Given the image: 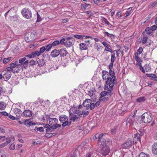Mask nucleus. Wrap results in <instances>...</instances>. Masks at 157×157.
<instances>
[{"label": "nucleus", "mask_w": 157, "mask_h": 157, "mask_svg": "<svg viewBox=\"0 0 157 157\" xmlns=\"http://www.w3.org/2000/svg\"><path fill=\"white\" fill-rule=\"evenodd\" d=\"M100 145V147L101 148L100 150V153L104 156H105L108 155L110 151V149L108 146L109 145V140L106 141L105 140V138H103Z\"/></svg>", "instance_id": "nucleus-1"}, {"label": "nucleus", "mask_w": 157, "mask_h": 157, "mask_svg": "<svg viewBox=\"0 0 157 157\" xmlns=\"http://www.w3.org/2000/svg\"><path fill=\"white\" fill-rule=\"evenodd\" d=\"M141 119L144 123H148L152 121L153 117L151 113L146 112L142 115L141 116Z\"/></svg>", "instance_id": "nucleus-2"}, {"label": "nucleus", "mask_w": 157, "mask_h": 157, "mask_svg": "<svg viewBox=\"0 0 157 157\" xmlns=\"http://www.w3.org/2000/svg\"><path fill=\"white\" fill-rule=\"evenodd\" d=\"M22 15L26 19H31L32 17L33 14L31 10L28 8H25L21 11Z\"/></svg>", "instance_id": "nucleus-3"}, {"label": "nucleus", "mask_w": 157, "mask_h": 157, "mask_svg": "<svg viewBox=\"0 0 157 157\" xmlns=\"http://www.w3.org/2000/svg\"><path fill=\"white\" fill-rule=\"evenodd\" d=\"M102 78L103 79L105 80H107L105 82H106V83L107 85H108L109 84L111 83V82H112V80L113 79V78H114V82H117L115 80H116V77L115 76L112 77H109V75H102Z\"/></svg>", "instance_id": "nucleus-4"}, {"label": "nucleus", "mask_w": 157, "mask_h": 157, "mask_svg": "<svg viewBox=\"0 0 157 157\" xmlns=\"http://www.w3.org/2000/svg\"><path fill=\"white\" fill-rule=\"evenodd\" d=\"M132 142L130 139H128L126 142L122 145L121 147L122 148L128 149L131 147Z\"/></svg>", "instance_id": "nucleus-5"}, {"label": "nucleus", "mask_w": 157, "mask_h": 157, "mask_svg": "<svg viewBox=\"0 0 157 157\" xmlns=\"http://www.w3.org/2000/svg\"><path fill=\"white\" fill-rule=\"evenodd\" d=\"M26 57H24L19 59V62L21 65L23 64L25 67H26L28 66V64L29 62L28 60H26Z\"/></svg>", "instance_id": "nucleus-6"}, {"label": "nucleus", "mask_w": 157, "mask_h": 157, "mask_svg": "<svg viewBox=\"0 0 157 157\" xmlns=\"http://www.w3.org/2000/svg\"><path fill=\"white\" fill-rule=\"evenodd\" d=\"M91 100L89 99H86L84 101L82 105L86 107V109H88L90 108V105L91 103Z\"/></svg>", "instance_id": "nucleus-7"}, {"label": "nucleus", "mask_w": 157, "mask_h": 157, "mask_svg": "<svg viewBox=\"0 0 157 157\" xmlns=\"http://www.w3.org/2000/svg\"><path fill=\"white\" fill-rule=\"evenodd\" d=\"M113 78V79L112 80V82H111V83L109 84V87L110 88V89H108V90H107V91L106 92V93L107 94V95H109L111 93V92L112 91V88L114 86V85H115L117 83V82H114V78Z\"/></svg>", "instance_id": "nucleus-8"}, {"label": "nucleus", "mask_w": 157, "mask_h": 157, "mask_svg": "<svg viewBox=\"0 0 157 157\" xmlns=\"http://www.w3.org/2000/svg\"><path fill=\"white\" fill-rule=\"evenodd\" d=\"M59 49H55L51 52L50 56L52 58H55L59 55Z\"/></svg>", "instance_id": "nucleus-9"}, {"label": "nucleus", "mask_w": 157, "mask_h": 157, "mask_svg": "<svg viewBox=\"0 0 157 157\" xmlns=\"http://www.w3.org/2000/svg\"><path fill=\"white\" fill-rule=\"evenodd\" d=\"M31 119H26L24 121L23 124L24 125H27L29 127L36 124L33 121H31Z\"/></svg>", "instance_id": "nucleus-10"}, {"label": "nucleus", "mask_w": 157, "mask_h": 157, "mask_svg": "<svg viewBox=\"0 0 157 157\" xmlns=\"http://www.w3.org/2000/svg\"><path fill=\"white\" fill-rule=\"evenodd\" d=\"M65 49V48H63L59 50V55L61 57H64L66 56L68 52Z\"/></svg>", "instance_id": "nucleus-11"}, {"label": "nucleus", "mask_w": 157, "mask_h": 157, "mask_svg": "<svg viewBox=\"0 0 157 157\" xmlns=\"http://www.w3.org/2000/svg\"><path fill=\"white\" fill-rule=\"evenodd\" d=\"M59 121L61 123L68 120V118L67 116L65 115H62L59 117Z\"/></svg>", "instance_id": "nucleus-12"}, {"label": "nucleus", "mask_w": 157, "mask_h": 157, "mask_svg": "<svg viewBox=\"0 0 157 157\" xmlns=\"http://www.w3.org/2000/svg\"><path fill=\"white\" fill-rule=\"evenodd\" d=\"M23 114L24 115L27 117H31L32 115V111L29 109L25 110L23 112Z\"/></svg>", "instance_id": "nucleus-13"}, {"label": "nucleus", "mask_w": 157, "mask_h": 157, "mask_svg": "<svg viewBox=\"0 0 157 157\" xmlns=\"http://www.w3.org/2000/svg\"><path fill=\"white\" fill-rule=\"evenodd\" d=\"M11 75V72L7 71L4 74L3 78L4 79L5 81H7L10 78Z\"/></svg>", "instance_id": "nucleus-14"}, {"label": "nucleus", "mask_w": 157, "mask_h": 157, "mask_svg": "<svg viewBox=\"0 0 157 157\" xmlns=\"http://www.w3.org/2000/svg\"><path fill=\"white\" fill-rule=\"evenodd\" d=\"M140 135L138 133H137L135 135L134 138L133 139V142L134 143H136L138 141H140Z\"/></svg>", "instance_id": "nucleus-15"}, {"label": "nucleus", "mask_w": 157, "mask_h": 157, "mask_svg": "<svg viewBox=\"0 0 157 157\" xmlns=\"http://www.w3.org/2000/svg\"><path fill=\"white\" fill-rule=\"evenodd\" d=\"M49 121V124L51 125H55L57 123L58 121V119L56 118H51Z\"/></svg>", "instance_id": "nucleus-16"}, {"label": "nucleus", "mask_w": 157, "mask_h": 157, "mask_svg": "<svg viewBox=\"0 0 157 157\" xmlns=\"http://www.w3.org/2000/svg\"><path fill=\"white\" fill-rule=\"evenodd\" d=\"M152 151L153 154L157 155V143H154L152 145Z\"/></svg>", "instance_id": "nucleus-17"}, {"label": "nucleus", "mask_w": 157, "mask_h": 157, "mask_svg": "<svg viewBox=\"0 0 157 157\" xmlns=\"http://www.w3.org/2000/svg\"><path fill=\"white\" fill-rule=\"evenodd\" d=\"M14 113L17 114L16 116L18 117H19L22 114V112L21 110L18 108H15L14 109Z\"/></svg>", "instance_id": "nucleus-18"}, {"label": "nucleus", "mask_w": 157, "mask_h": 157, "mask_svg": "<svg viewBox=\"0 0 157 157\" xmlns=\"http://www.w3.org/2000/svg\"><path fill=\"white\" fill-rule=\"evenodd\" d=\"M37 63L40 67L44 66L45 64V62L43 59H38Z\"/></svg>", "instance_id": "nucleus-19"}, {"label": "nucleus", "mask_w": 157, "mask_h": 157, "mask_svg": "<svg viewBox=\"0 0 157 157\" xmlns=\"http://www.w3.org/2000/svg\"><path fill=\"white\" fill-rule=\"evenodd\" d=\"M56 133H46L44 135V136L48 138H50L52 136H55L56 135Z\"/></svg>", "instance_id": "nucleus-20"}, {"label": "nucleus", "mask_w": 157, "mask_h": 157, "mask_svg": "<svg viewBox=\"0 0 157 157\" xmlns=\"http://www.w3.org/2000/svg\"><path fill=\"white\" fill-rule=\"evenodd\" d=\"M142 35L143 37L142 39V43L143 44H144L146 43L147 41L148 37L145 34V32L144 31L143 32Z\"/></svg>", "instance_id": "nucleus-21"}, {"label": "nucleus", "mask_w": 157, "mask_h": 157, "mask_svg": "<svg viewBox=\"0 0 157 157\" xmlns=\"http://www.w3.org/2000/svg\"><path fill=\"white\" fill-rule=\"evenodd\" d=\"M147 77L151 78V79L154 80H157V76L153 74H147Z\"/></svg>", "instance_id": "nucleus-22"}, {"label": "nucleus", "mask_w": 157, "mask_h": 157, "mask_svg": "<svg viewBox=\"0 0 157 157\" xmlns=\"http://www.w3.org/2000/svg\"><path fill=\"white\" fill-rule=\"evenodd\" d=\"M43 125H44V128H46V133L50 131L51 129H52V128H50L51 125L50 124H45L44 123H42Z\"/></svg>", "instance_id": "nucleus-23"}, {"label": "nucleus", "mask_w": 157, "mask_h": 157, "mask_svg": "<svg viewBox=\"0 0 157 157\" xmlns=\"http://www.w3.org/2000/svg\"><path fill=\"white\" fill-rule=\"evenodd\" d=\"M144 32L145 33H146L147 34L149 35L150 36L152 35V33L153 32L152 31V30L151 29L150 27H147L145 29V31Z\"/></svg>", "instance_id": "nucleus-24"}, {"label": "nucleus", "mask_w": 157, "mask_h": 157, "mask_svg": "<svg viewBox=\"0 0 157 157\" xmlns=\"http://www.w3.org/2000/svg\"><path fill=\"white\" fill-rule=\"evenodd\" d=\"M77 153H78L77 150H73L71 151V157H77Z\"/></svg>", "instance_id": "nucleus-25"}, {"label": "nucleus", "mask_w": 157, "mask_h": 157, "mask_svg": "<svg viewBox=\"0 0 157 157\" xmlns=\"http://www.w3.org/2000/svg\"><path fill=\"white\" fill-rule=\"evenodd\" d=\"M75 107L73 106L71 109H72L73 110V109H75V113L78 115L79 117H81L82 113L80 110H77L76 109H75Z\"/></svg>", "instance_id": "nucleus-26"}, {"label": "nucleus", "mask_w": 157, "mask_h": 157, "mask_svg": "<svg viewBox=\"0 0 157 157\" xmlns=\"http://www.w3.org/2000/svg\"><path fill=\"white\" fill-rule=\"evenodd\" d=\"M71 121H68V120L62 123V125L63 127H65L67 126H69L71 124Z\"/></svg>", "instance_id": "nucleus-27"}, {"label": "nucleus", "mask_w": 157, "mask_h": 157, "mask_svg": "<svg viewBox=\"0 0 157 157\" xmlns=\"http://www.w3.org/2000/svg\"><path fill=\"white\" fill-rule=\"evenodd\" d=\"M79 46L81 50H86L87 48L86 44L84 43H81L79 44Z\"/></svg>", "instance_id": "nucleus-28"}, {"label": "nucleus", "mask_w": 157, "mask_h": 157, "mask_svg": "<svg viewBox=\"0 0 157 157\" xmlns=\"http://www.w3.org/2000/svg\"><path fill=\"white\" fill-rule=\"evenodd\" d=\"M146 100L144 96H142L136 99V101L139 102H141L144 101Z\"/></svg>", "instance_id": "nucleus-29"}, {"label": "nucleus", "mask_w": 157, "mask_h": 157, "mask_svg": "<svg viewBox=\"0 0 157 157\" xmlns=\"http://www.w3.org/2000/svg\"><path fill=\"white\" fill-rule=\"evenodd\" d=\"M65 46L66 47H71L72 45V42L69 40H66L65 43Z\"/></svg>", "instance_id": "nucleus-30"}, {"label": "nucleus", "mask_w": 157, "mask_h": 157, "mask_svg": "<svg viewBox=\"0 0 157 157\" xmlns=\"http://www.w3.org/2000/svg\"><path fill=\"white\" fill-rule=\"evenodd\" d=\"M138 157H150L149 155L142 152L139 155Z\"/></svg>", "instance_id": "nucleus-31"}, {"label": "nucleus", "mask_w": 157, "mask_h": 157, "mask_svg": "<svg viewBox=\"0 0 157 157\" xmlns=\"http://www.w3.org/2000/svg\"><path fill=\"white\" fill-rule=\"evenodd\" d=\"M98 101L96 102V103L95 104L94 103H91L90 105V109L92 110L95 107V106H97L98 105Z\"/></svg>", "instance_id": "nucleus-32"}, {"label": "nucleus", "mask_w": 157, "mask_h": 157, "mask_svg": "<svg viewBox=\"0 0 157 157\" xmlns=\"http://www.w3.org/2000/svg\"><path fill=\"white\" fill-rule=\"evenodd\" d=\"M33 52L34 57L36 56H39L41 54L39 51H36Z\"/></svg>", "instance_id": "nucleus-33"}, {"label": "nucleus", "mask_w": 157, "mask_h": 157, "mask_svg": "<svg viewBox=\"0 0 157 157\" xmlns=\"http://www.w3.org/2000/svg\"><path fill=\"white\" fill-rule=\"evenodd\" d=\"M11 59V57L4 58L3 61V63L4 64H6L9 62Z\"/></svg>", "instance_id": "nucleus-34"}, {"label": "nucleus", "mask_w": 157, "mask_h": 157, "mask_svg": "<svg viewBox=\"0 0 157 157\" xmlns=\"http://www.w3.org/2000/svg\"><path fill=\"white\" fill-rule=\"evenodd\" d=\"M145 71L148 72L151 70V68L148 64H146L144 66Z\"/></svg>", "instance_id": "nucleus-35"}, {"label": "nucleus", "mask_w": 157, "mask_h": 157, "mask_svg": "<svg viewBox=\"0 0 157 157\" xmlns=\"http://www.w3.org/2000/svg\"><path fill=\"white\" fill-rule=\"evenodd\" d=\"M59 41L56 40L54 41L52 44H51L52 47L56 46L59 44Z\"/></svg>", "instance_id": "nucleus-36"}, {"label": "nucleus", "mask_w": 157, "mask_h": 157, "mask_svg": "<svg viewBox=\"0 0 157 157\" xmlns=\"http://www.w3.org/2000/svg\"><path fill=\"white\" fill-rule=\"evenodd\" d=\"M85 36L84 35H75L74 36V37L76 38L80 39H82L83 37H85Z\"/></svg>", "instance_id": "nucleus-37"}, {"label": "nucleus", "mask_w": 157, "mask_h": 157, "mask_svg": "<svg viewBox=\"0 0 157 157\" xmlns=\"http://www.w3.org/2000/svg\"><path fill=\"white\" fill-rule=\"evenodd\" d=\"M66 39L65 38H63L59 41V44H60L61 45H65Z\"/></svg>", "instance_id": "nucleus-38"}, {"label": "nucleus", "mask_w": 157, "mask_h": 157, "mask_svg": "<svg viewBox=\"0 0 157 157\" xmlns=\"http://www.w3.org/2000/svg\"><path fill=\"white\" fill-rule=\"evenodd\" d=\"M104 33H105L109 37L111 38L112 39H113L115 37V36L113 34H110L108 32H104Z\"/></svg>", "instance_id": "nucleus-39"}, {"label": "nucleus", "mask_w": 157, "mask_h": 157, "mask_svg": "<svg viewBox=\"0 0 157 157\" xmlns=\"http://www.w3.org/2000/svg\"><path fill=\"white\" fill-rule=\"evenodd\" d=\"M81 116L82 115H83V117H84L88 115L89 113V112L88 111L86 112L84 110H83L81 112Z\"/></svg>", "instance_id": "nucleus-40"}, {"label": "nucleus", "mask_w": 157, "mask_h": 157, "mask_svg": "<svg viewBox=\"0 0 157 157\" xmlns=\"http://www.w3.org/2000/svg\"><path fill=\"white\" fill-rule=\"evenodd\" d=\"M156 4H157V1H155L153 2L148 7L149 8H151L154 7Z\"/></svg>", "instance_id": "nucleus-41"}, {"label": "nucleus", "mask_w": 157, "mask_h": 157, "mask_svg": "<svg viewBox=\"0 0 157 157\" xmlns=\"http://www.w3.org/2000/svg\"><path fill=\"white\" fill-rule=\"evenodd\" d=\"M52 45L51 44H49L48 45H47L45 48H46V50L48 51L50 50V49L52 48Z\"/></svg>", "instance_id": "nucleus-42"}, {"label": "nucleus", "mask_w": 157, "mask_h": 157, "mask_svg": "<svg viewBox=\"0 0 157 157\" xmlns=\"http://www.w3.org/2000/svg\"><path fill=\"white\" fill-rule=\"evenodd\" d=\"M109 74L110 75V76L111 77L115 76V73L113 71H112V69H109Z\"/></svg>", "instance_id": "nucleus-43"}, {"label": "nucleus", "mask_w": 157, "mask_h": 157, "mask_svg": "<svg viewBox=\"0 0 157 157\" xmlns=\"http://www.w3.org/2000/svg\"><path fill=\"white\" fill-rule=\"evenodd\" d=\"M117 132V128H113L111 130V132L112 135H115Z\"/></svg>", "instance_id": "nucleus-44"}, {"label": "nucleus", "mask_w": 157, "mask_h": 157, "mask_svg": "<svg viewBox=\"0 0 157 157\" xmlns=\"http://www.w3.org/2000/svg\"><path fill=\"white\" fill-rule=\"evenodd\" d=\"M25 56V57H26L27 58H29L34 57L33 52H31V54L27 55Z\"/></svg>", "instance_id": "nucleus-45"}, {"label": "nucleus", "mask_w": 157, "mask_h": 157, "mask_svg": "<svg viewBox=\"0 0 157 157\" xmlns=\"http://www.w3.org/2000/svg\"><path fill=\"white\" fill-rule=\"evenodd\" d=\"M9 148L10 150H14L15 148V145L14 143H12L11 144H10Z\"/></svg>", "instance_id": "nucleus-46"}, {"label": "nucleus", "mask_w": 157, "mask_h": 157, "mask_svg": "<svg viewBox=\"0 0 157 157\" xmlns=\"http://www.w3.org/2000/svg\"><path fill=\"white\" fill-rule=\"evenodd\" d=\"M9 118L13 120H17L19 119V117H14L11 115H9Z\"/></svg>", "instance_id": "nucleus-47"}, {"label": "nucleus", "mask_w": 157, "mask_h": 157, "mask_svg": "<svg viewBox=\"0 0 157 157\" xmlns=\"http://www.w3.org/2000/svg\"><path fill=\"white\" fill-rule=\"evenodd\" d=\"M46 48L44 46H43L40 48V49L39 51L40 53H43L45 50H46Z\"/></svg>", "instance_id": "nucleus-48"}, {"label": "nucleus", "mask_w": 157, "mask_h": 157, "mask_svg": "<svg viewBox=\"0 0 157 157\" xmlns=\"http://www.w3.org/2000/svg\"><path fill=\"white\" fill-rule=\"evenodd\" d=\"M37 131H39L41 132H44V130L43 127H40L37 128Z\"/></svg>", "instance_id": "nucleus-49"}, {"label": "nucleus", "mask_w": 157, "mask_h": 157, "mask_svg": "<svg viewBox=\"0 0 157 157\" xmlns=\"http://www.w3.org/2000/svg\"><path fill=\"white\" fill-rule=\"evenodd\" d=\"M105 97L100 96V98H99V102L100 101H103V102H105Z\"/></svg>", "instance_id": "nucleus-50"}, {"label": "nucleus", "mask_w": 157, "mask_h": 157, "mask_svg": "<svg viewBox=\"0 0 157 157\" xmlns=\"http://www.w3.org/2000/svg\"><path fill=\"white\" fill-rule=\"evenodd\" d=\"M37 20L36 21L38 22H39L40 21H41V18L40 17V15L38 13V12H37Z\"/></svg>", "instance_id": "nucleus-51"}, {"label": "nucleus", "mask_w": 157, "mask_h": 157, "mask_svg": "<svg viewBox=\"0 0 157 157\" xmlns=\"http://www.w3.org/2000/svg\"><path fill=\"white\" fill-rule=\"evenodd\" d=\"M116 58L115 56V53H114L113 54L111 55V62L114 63L115 61V59Z\"/></svg>", "instance_id": "nucleus-52"}, {"label": "nucleus", "mask_w": 157, "mask_h": 157, "mask_svg": "<svg viewBox=\"0 0 157 157\" xmlns=\"http://www.w3.org/2000/svg\"><path fill=\"white\" fill-rule=\"evenodd\" d=\"M132 8H129L128 9V10L129 11H127L125 13L124 15L126 17L128 16L129 15L130 11L132 10Z\"/></svg>", "instance_id": "nucleus-53"}, {"label": "nucleus", "mask_w": 157, "mask_h": 157, "mask_svg": "<svg viewBox=\"0 0 157 157\" xmlns=\"http://www.w3.org/2000/svg\"><path fill=\"white\" fill-rule=\"evenodd\" d=\"M87 92H88V94L91 97H92V95H93L94 94V91H93V90H92L91 91L87 90Z\"/></svg>", "instance_id": "nucleus-54"}, {"label": "nucleus", "mask_w": 157, "mask_h": 157, "mask_svg": "<svg viewBox=\"0 0 157 157\" xmlns=\"http://www.w3.org/2000/svg\"><path fill=\"white\" fill-rule=\"evenodd\" d=\"M107 94L105 91H103L100 93L101 96L105 97Z\"/></svg>", "instance_id": "nucleus-55"}, {"label": "nucleus", "mask_w": 157, "mask_h": 157, "mask_svg": "<svg viewBox=\"0 0 157 157\" xmlns=\"http://www.w3.org/2000/svg\"><path fill=\"white\" fill-rule=\"evenodd\" d=\"M76 115H74L71 117L70 119V121H75V118H76Z\"/></svg>", "instance_id": "nucleus-56"}, {"label": "nucleus", "mask_w": 157, "mask_h": 157, "mask_svg": "<svg viewBox=\"0 0 157 157\" xmlns=\"http://www.w3.org/2000/svg\"><path fill=\"white\" fill-rule=\"evenodd\" d=\"M150 28H151V29L152 30V31L153 32L156 30L157 28V27L155 25H153L150 27Z\"/></svg>", "instance_id": "nucleus-57"}, {"label": "nucleus", "mask_w": 157, "mask_h": 157, "mask_svg": "<svg viewBox=\"0 0 157 157\" xmlns=\"http://www.w3.org/2000/svg\"><path fill=\"white\" fill-rule=\"evenodd\" d=\"M104 135H106V134L105 133H102L99 135V141H101V138Z\"/></svg>", "instance_id": "nucleus-58"}, {"label": "nucleus", "mask_w": 157, "mask_h": 157, "mask_svg": "<svg viewBox=\"0 0 157 157\" xmlns=\"http://www.w3.org/2000/svg\"><path fill=\"white\" fill-rule=\"evenodd\" d=\"M143 50V49L142 47H140L137 50V52H138L139 54H141Z\"/></svg>", "instance_id": "nucleus-59"}, {"label": "nucleus", "mask_w": 157, "mask_h": 157, "mask_svg": "<svg viewBox=\"0 0 157 157\" xmlns=\"http://www.w3.org/2000/svg\"><path fill=\"white\" fill-rule=\"evenodd\" d=\"M105 50L108 51V52H110L111 53H113V51H112V50L110 48H109V47L105 48Z\"/></svg>", "instance_id": "nucleus-60"}, {"label": "nucleus", "mask_w": 157, "mask_h": 157, "mask_svg": "<svg viewBox=\"0 0 157 157\" xmlns=\"http://www.w3.org/2000/svg\"><path fill=\"white\" fill-rule=\"evenodd\" d=\"M103 21L105 24L107 25H110V23L105 18H103L102 19Z\"/></svg>", "instance_id": "nucleus-61"}, {"label": "nucleus", "mask_w": 157, "mask_h": 157, "mask_svg": "<svg viewBox=\"0 0 157 157\" xmlns=\"http://www.w3.org/2000/svg\"><path fill=\"white\" fill-rule=\"evenodd\" d=\"M1 113L2 115H4L5 116H8V113L5 111H3L1 112Z\"/></svg>", "instance_id": "nucleus-62"}, {"label": "nucleus", "mask_w": 157, "mask_h": 157, "mask_svg": "<svg viewBox=\"0 0 157 157\" xmlns=\"http://www.w3.org/2000/svg\"><path fill=\"white\" fill-rule=\"evenodd\" d=\"M91 98L93 102H96L97 98L95 97V95L94 94L93 95H92V97H91Z\"/></svg>", "instance_id": "nucleus-63"}, {"label": "nucleus", "mask_w": 157, "mask_h": 157, "mask_svg": "<svg viewBox=\"0 0 157 157\" xmlns=\"http://www.w3.org/2000/svg\"><path fill=\"white\" fill-rule=\"evenodd\" d=\"M29 63H30V66L33 65L35 64L34 60L33 59L31 60L29 62Z\"/></svg>", "instance_id": "nucleus-64"}]
</instances>
